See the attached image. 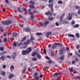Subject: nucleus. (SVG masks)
Masks as SVG:
<instances>
[{
    "instance_id": "a211bd4d",
    "label": "nucleus",
    "mask_w": 80,
    "mask_h": 80,
    "mask_svg": "<svg viewBox=\"0 0 80 80\" xmlns=\"http://www.w3.org/2000/svg\"><path fill=\"white\" fill-rule=\"evenodd\" d=\"M13 77V74H11L9 75L8 76L9 79H11Z\"/></svg>"
},
{
    "instance_id": "1a4fd4ad",
    "label": "nucleus",
    "mask_w": 80,
    "mask_h": 80,
    "mask_svg": "<svg viewBox=\"0 0 80 80\" xmlns=\"http://www.w3.org/2000/svg\"><path fill=\"white\" fill-rule=\"evenodd\" d=\"M70 13H69L68 17H67L69 20H72V15H70Z\"/></svg>"
},
{
    "instance_id": "a18cd8bd",
    "label": "nucleus",
    "mask_w": 80,
    "mask_h": 80,
    "mask_svg": "<svg viewBox=\"0 0 80 80\" xmlns=\"http://www.w3.org/2000/svg\"><path fill=\"white\" fill-rule=\"evenodd\" d=\"M43 52L44 54H46V53H47V51H46V49H44L43 51Z\"/></svg>"
},
{
    "instance_id": "bf43d9fd",
    "label": "nucleus",
    "mask_w": 80,
    "mask_h": 80,
    "mask_svg": "<svg viewBox=\"0 0 80 80\" xmlns=\"http://www.w3.org/2000/svg\"><path fill=\"white\" fill-rule=\"evenodd\" d=\"M2 68H6V66L5 65H4L2 66Z\"/></svg>"
},
{
    "instance_id": "79ce46f5",
    "label": "nucleus",
    "mask_w": 80,
    "mask_h": 80,
    "mask_svg": "<svg viewBox=\"0 0 80 80\" xmlns=\"http://www.w3.org/2000/svg\"><path fill=\"white\" fill-rule=\"evenodd\" d=\"M54 52H52V51H51V56H53L54 55Z\"/></svg>"
},
{
    "instance_id": "423d86ee",
    "label": "nucleus",
    "mask_w": 80,
    "mask_h": 80,
    "mask_svg": "<svg viewBox=\"0 0 80 80\" xmlns=\"http://www.w3.org/2000/svg\"><path fill=\"white\" fill-rule=\"evenodd\" d=\"M52 35V32H47L46 34L47 38H49V35Z\"/></svg>"
},
{
    "instance_id": "72a5a7b5",
    "label": "nucleus",
    "mask_w": 80,
    "mask_h": 80,
    "mask_svg": "<svg viewBox=\"0 0 80 80\" xmlns=\"http://www.w3.org/2000/svg\"><path fill=\"white\" fill-rule=\"evenodd\" d=\"M37 52H34L33 53H32V56H33V57H34L35 55H37Z\"/></svg>"
},
{
    "instance_id": "5fc2aeb1",
    "label": "nucleus",
    "mask_w": 80,
    "mask_h": 80,
    "mask_svg": "<svg viewBox=\"0 0 80 80\" xmlns=\"http://www.w3.org/2000/svg\"><path fill=\"white\" fill-rule=\"evenodd\" d=\"M75 61H76V62H78V59L77 58H75Z\"/></svg>"
},
{
    "instance_id": "393cba45",
    "label": "nucleus",
    "mask_w": 80,
    "mask_h": 80,
    "mask_svg": "<svg viewBox=\"0 0 80 80\" xmlns=\"http://www.w3.org/2000/svg\"><path fill=\"white\" fill-rule=\"evenodd\" d=\"M77 27H79V25L75 24L73 26V28H77Z\"/></svg>"
},
{
    "instance_id": "4be33fe9",
    "label": "nucleus",
    "mask_w": 80,
    "mask_h": 80,
    "mask_svg": "<svg viewBox=\"0 0 80 80\" xmlns=\"http://www.w3.org/2000/svg\"><path fill=\"white\" fill-rule=\"evenodd\" d=\"M27 70V68L26 67H25L24 68L23 70H22V72L23 73H25V72H26V70Z\"/></svg>"
},
{
    "instance_id": "6e6552de",
    "label": "nucleus",
    "mask_w": 80,
    "mask_h": 80,
    "mask_svg": "<svg viewBox=\"0 0 80 80\" xmlns=\"http://www.w3.org/2000/svg\"><path fill=\"white\" fill-rule=\"evenodd\" d=\"M48 24H49V22L45 21L44 23H43V26L45 27H46Z\"/></svg>"
},
{
    "instance_id": "de8ad7c7",
    "label": "nucleus",
    "mask_w": 80,
    "mask_h": 80,
    "mask_svg": "<svg viewBox=\"0 0 80 80\" xmlns=\"http://www.w3.org/2000/svg\"><path fill=\"white\" fill-rule=\"evenodd\" d=\"M54 1V0H49L48 1V2L49 3H52V2H53Z\"/></svg>"
},
{
    "instance_id": "cd10ccee",
    "label": "nucleus",
    "mask_w": 80,
    "mask_h": 80,
    "mask_svg": "<svg viewBox=\"0 0 80 80\" xmlns=\"http://www.w3.org/2000/svg\"><path fill=\"white\" fill-rule=\"evenodd\" d=\"M3 41L4 42V43H7L8 41L7 39V38H4L3 40Z\"/></svg>"
},
{
    "instance_id": "c756f323",
    "label": "nucleus",
    "mask_w": 80,
    "mask_h": 80,
    "mask_svg": "<svg viewBox=\"0 0 80 80\" xmlns=\"http://www.w3.org/2000/svg\"><path fill=\"white\" fill-rule=\"evenodd\" d=\"M32 60L33 61H37V58L33 57L32 58Z\"/></svg>"
},
{
    "instance_id": "39448f33",
    "label": "nucleus",
    "mask_w": 80,
    "mask_h": 80,
    "mask_svg": "<svg viewBox=\"0 0 80 80\" xmlns=\"http://www.w3.org/2000/svg\"><path fill=\"white\" fill-rule=\"evenodd\" d=\"M65 51V47H63V48H61L60 50V54L63 55V51Z\"/></svg>"
},
{
    "instance_id": "69168bd1",
    "label": "nucleus",
    "mask_w": 80,
    "mask_h": 80,
    "mask_svg": "<svg viewBox=\"0 0 80 80\" xmlns=\"http://www.w3.org/2000/svg\"><path fill=\"white\" fill-rule=\"evenodd\" d=\"M66 50H69V48H68V47H67L66 48Z\"/></svg>"
},
{
    "instance_id": "6ab92c4d",
    "label": "nucleus",
    "mask_w": 80,
    "mask_h": 80,
    "mask_svg": "<svg viewBox=\"0 0 80 80\" xmlns=\"http://www.w3.org/2000/svg\"><path fill=\"white\" fill-rule=\"evenodd\" d=\"M57 45L52 44V49H55V48H57Z\"/></svg>"
},
{
    "instance_id": "f03ea898",
    "label": "nucleus",
    "mask_w": 80,
    "mask_h": 80,
    "mask_svg": "<svg viewBox=\"0 0 80 80\" xmlns=\"http://www.w3.org/2000/svg\"><path fill=\"white\" fill-rule=\"evenodd\" d=\"M32 51V48L30 47H28L26 50H24L22 51V55H25L27 54H29Z\"/></svg>"
},
{
    "instance_id": "864d4df0",
    "label": "nucleus",
    "mask_w": 80,
    "mask_h": 80,
    "mask_svg": "<svg viewBox=\"0 0 80 80\" xmlns=\"http://www.w3.org/2000/svg\"><path fill=\"white\" fill-rule=\"evenodd\" d=\"M13 46L14 47H16L17 46V44L16 43V42H14L13 44Z\"/></svg>"
},
{
    "instance_id": "4468645a",
    "label": "nucleus",
    "mask_w": 80,
    "mask_h": 80,
    "mask_svg": "<svg viewBox=\"0 0 80 80\" xmlns=\"http://www.w3.org/2000/svg\"><path fill=\"white\" fill-rule=\"evenodd\" d=\"M12 35L13 37H17V33L16 32H13L12 34Z\"/></svg>"
},
{
    "instance_id": "f257e3e1",
    "label": "nucleus",
    "mask_w": 80,
    "mask_h": 80,
    "mask_svg": "<svg viewBox=\"0 0 80 80\" xmlns=\"http://www.w3.org/2000/svg\"><path fill=\"white\" fill-rule=\"evenodd\" d=\"M35 39V38L32 36H31V39L28 40L26 42H24L23 44H22V48H27L28 47V45H29L30 43H31L30 42L32 41Z\"/></svg>"
},
{
    "instance_id": "e2e57ef3",
    "label": "nucleus",
    "mask_w": 80,
    "mask_h": 80,
    "mask_svg": "<svg viewBox=\"0 0 80 80\" xmlns=\"http://www.w3.org/2000/svg\"><path fill=\"white\" fill-rule=\"evenodd\" d=\"M80 48V46L78 45H77V49H78Z\"/></svg>"
},
{
    "instance_id": "c9c22d12",
    "label": "nucleus",
    "mask_w": 80,
    "mask_h": 80,
    "mask_svg": "<svg viewBox=\"0 0 80 80\" xmlns=\"http://www.w3.org/2000/svg\"><path fill=\"white\" fill-rule=\"evenodd\" d=\"M75 23V21L73 20H72L71 22V24L72 25H74Z\"/></svg>"
},
{
    "instance_id": "3c124183",
    "label": "nucleus",
    "mask_w": 80,
    "mask_h": 80,
    "mask_svg": "<svg viewBox=\"0 0 80 80\" xmlns=\"http://www.w3.org/2000/svg\"><path fill=\"white\" fill-rule=\"evenodd\" d=\"M19 25L20 27H23V25L21 24H19Z\"/></svg>"
},
{
    "instance_id": "9b49d317",
    "label": "nucleus",
    "mask_w": 80,
    "mask_h": 80,
    "mask_svg": "<svg viewBox=\"0 0 80 80\" xmlns=\"http://www.w3.org/2000/svg\"><path fill=\"white\" fill-rule=\"evenodd\" d=\"M45 15H50V16H51L52 15V14L50 12L48 11L45 13Z\"/></svg>"
},
{
    "instance_id": "412c9836",
    "label": "nucleus",
    "mask_w": 80,
    "mask_h": 80,
    "mask_svg": "<svg viewBox=\"0 0 80 80\" xmlns=\"http://www.w3.org/2000/svg\"><path fill=\"white\" fill-rule=\"evenodd\" d=\"M68 37H72V38H74L75 36L73 34H69L68 35Z\"/></svg>"
},
{
    "instance_id": "09e8293b",
    "label": "nucleus",
    "mask_w": 80,
    "mask_h": 80,
    "mask_svg": "<svg viewBox=\"0 0 80 80\" xmlns=\"http://www.w3.org/2000/svg\"><path fill=\"white\" fill-rule=\"evenodd\" d=\"M48 62L50 64H51L52 63V60H49L48 61Z\"/></svg>"
},
{
    "instance_id": "0eeeda50",
    "label": "nucleus",
    "mask_w": 80,
    "mask_h": 80,
    "mask_svg": "<svg viewBox=\"0 0 80 80\" xmlns=\"http://www.w3.org/2000/svg\"><path fill=\"white\" fill-rule=\"evenodd\" d=\"M60 75V73L59 72H56L53 74V77H58V76H59Z\"/></svg>"
},
{
    "instance_id": "6e6d98bb",
    "label": "nucleus",
    "mask_w": 80,
    "mask_h": 80,
    "mask_svg": "<svg viewBox=\"0 0 80 80\" xmlns=\"http://www.w3.org/2000/svg\"><path fill=\"white\" fill-rule=\"evenodd\" d=\"M46 58V59H47V60H50V58H49L48 56H47Z\"/></svg>"
},
{
    "instance_id": "052dcab7",
    "label": "nucleus",
    "mask_w": 80,
    "mask_h": 80,
    "mask_svg": "<svg viewBox=\"0 0 80 80\" xmlns=\"http://www.w3.org/2000/svg\"><path fill=\"white\" fill-rule=\"evenodd\" d=\"M5 53H6V52H5V51H3L2 54V55H3V54H5Z\"/></svg>"
},
{
    "instance_id": "2f4dec72",
    "label": "nucleus",
    "mask_w": 80,
    "mask_h": 80,
    "mask_svg": "<svg viewBox=\"0 0 80 80\" xmlns=\"http://www.w3.org/2000/svg\"><path fill=\"white\" fill-rule=\"evenodd\" d=\"M1 74L2 76H5V71H2Z\"/></svg>"
},
{
    "instance_id": "dca6fc26",
    "label": "nucleus",
    "mask_w": 80,
    "mask_h": 80,
    "mask_svg": "<svg viewBox=\"0 0 80 80\" xmlns=\"http://www.w3.org/2000/svg\"><path fill=\"white\" fill-rule=\"evenodd\" d=\"M37 56V57L38 58H39V59H40L41 58V55L39 54V53L38 52H37V54H36Z\"/></svg>"
},
{
    "instance_id": "bb28decb",
    "label": "nucleus",
    "mask_w": 80,
    "mask_h": 80,
    "mask_svg": "<svg viewBox=\"0 0 80 80\" xmlns=\"http://www.w3.org/2000/svg\"><path fill=\"white\" fill-rule=\"evenodd\" d=\"M75 35L77 38H80V35L78 33H76Z\"/></svg>"
},
{
    "instance_id": "aec40b11",
    "label": "nucleus",
    "mask_w": 80,
    "mask_h": 80,
    "mask_svg": "<svg viewBox=\"0 0 80 80\" xmlns=\"http://www.w3.org/2000/svg\"><path fill=\"white\" fill-rule=\"evenodd\" d=\"M64 58H65V56H62L59 58V60H61L63 61V60H63V59H64Z\"/></svg>"
},
{
    "instance_id": "4d7b16f0",
    "label": "nucleus",
    "mask_w": 80,
    "mask_h": 80,
    "mask_svg": "<svg viewBox=\"0 0 80 80\" xmlns=\"http://www.w3.org/2000/svg\"><path fill=\"white\" fill-rule=\"evenodd\" d=\"M5 2L7 3H9V1H8V0H5Z\"/></svg>"
},
{
    "instance_id": "603ef678",
    "label": "nucleus",
    "mask_w": 80,
    "mask_h": 80,
    "mask_svg": "<svg viewBox=\"0 0 80 80\" xmlns=\"http://www.w3.org/2000/svg\"><path fill=\"white\" fill-rule=\"evenodd\" d=\"M22 10H23L24 12H26V10H27V9L25 8L24 7H23Z\"/></svg>"
},
{
    "instance_id": "37998d69",
    "label": "nucleus",
    "mask_w": 80,
    "mask_h": 80,
    "mask_svg": "<svg viewBox=\"0 0 80 80\" xmlns=\"http://www.w3.org/2000/svg\"><path fill=\"white\" fill-rule=\"evenodd\" d=\"M0 58H1V59H2V60H5V57H4L3 56H1L0 57Z\"/></svg>"
},
{
    "instance_id": "13d9d810",
    "label": "nucleus",
    "mask_w": 80,
    "mask_h": 80,
    "mask_svg": "<svg viewBox=\"0 0 80 80\" xmlns=\"http://www.w3.org/2000/svg\"><path fill=\"white\" fill-rule=\"evenodd\" d=\"M37 75H38L37 73L36 72L34 74V77H36V76H37Z\"/></svg>"
},
{
    "instance_id": "a19ab883",
    "label": "nucleus",
    "mask_w": 80,
    "mask_h": 80,
    "mask_svg": "<svg viewBox=\"0 0 80 80\" xmlns=\"http://www.w3.org/2000/svg\"><path fill=\"white\" fill-rule=\"evenodd\" d=\"M32 12L33 13H38V12L35 10H33L32 11Z\"/></svg>"
},
{
    "instance_id": "2eb2a0df",
    "label": "nucleus",
    "mask_w": 80,
    "mask_h": 80,
    "mask_svg": "<svg viewBox=\"0 0 80 80\" xmlns=\"http://www.w3.org/2000/svg\"><path fill=\"white\" fill-rule=\"evenodd\" d=\"M14 69V66L12 65L10 66V70L11 72H13Z\"/></svg>"
},
{
    "instance_id": "f8f14e48",
    "label": "nucleus",
    "mask_w": 80,
    "mask_h": 80,
    "mask_svg": "<svg viewBox=\"0 0 80 80\" xmlns=\"http://www.w3.org/2000/svg\"><path fill=\"white\" fill-rule=\"evenodd\" d=\"M28 13L29 14V15H32V11L31 9V8H29V9H28Z\"/></svg>"
},
{
    "instance_id": "7ed1b4c3",
    "label": "nucleus",
    "mask_w": 80,
    "mask_h": 80,
    "mask_svg": "<svg viewBox=\"0 0 80 80\" xmlns=\"http://www.w3.org/2000/svg\"><path fill=\"white\" fill-rule=\"evenodd\" d=\"M1 23H2L3 25H10L12 23V21L10 20L3 21H2Z\"/></svg>"
},
{
    "instance_id": "0e129e2a",
    "label": "nucleus",
    "mask_w": 80,
    "mask_h": 80,
    "mask_svg": "<svg viewBox=\"0 0 80 80\" xmlns=\"http://www.w3.org/2000/svg\"><path fill=\"white\" fill-rule=\"evenodd\" d=\"M18 12H22V11L20 10V9H18Z\"/></svg>"
},
{
    "instance_id": "c85d7f7f",
    "label": "nucleus",
    "mask_w": 80,
    "mask_h": 80,
    "mask_svg": "<svg viewBox=\"0 0 80 80\" xmlns=\"http://www.w3.org/2000/svg\"><path fill=\"white\" fill-rule=\"evenodd\" d=\"M48 19L49 20H53V17L51 18V17L49 16L48 18Z\"/></svg>"
},
{
    "instance_id": "ea45409f",
    "label": "nucleus",
    "mask_w": 80,
    "mask_h": 80,
    "mask_svg": "<svg viewBox=\"0 0 80 80\" xmlns=\"http://www.w3.org/2000/svg\"><path fill=\"white\" fill-rule=\"evenodd\" d=\"M73 68H69V70H70V72H73Z\"/></svg>"
},
{
    "instance_id": "b1692460",
    "label": "nucleus",
    "mask_w": 80,
    "mask_h": 80,
    "mask_svg": "<svg viewBox=\"0 0 80 80\" xmlns=\"http://www.w3.org/2000/svg\"><path fill=\"white\" fill-rule=\"evenodd\" d=\"M74 79H78V80H80V77L76 76V77H74Z\"/></svg>"
},
{
    "instance_id": "ddd939ff",
    "label": "nucleus",
    "mask_w": 80,
    "mask_h": 80,
    "mask_svg": "<svg viewBox=\"0 0 80 80\" xmlns=\"http://www.w3.org/2000/svg\"><path fill=\"white\" fill-rule=\"evenodd\" d=\"M54 45H58V46H60V47H62V44L59 43H54Z\"/></svg>"
},
{
    "instance_id": "f704fd0d",
    "label": "nucleus",
    "mask_w": 80,
    "mask_h": 80,
    "mask_svg": "<svg viewBox=\"0 0 80 80\" xmlns=\"http://www.w3.org/2000/svg\"><path fill=\"white\" fill-rule=\"evenodd\" d=\"M0 50H1V51H3V50H4V48L2 47H1L0 48Z\"/></svg>"
},
{
    "instance_id": "49530a36",
    "label": "nucleus",
    "mask_w": 80,
    "mask_h": 80,
    "mask_svg": "<svg viewBox=\"0 0 80 80\" xmlns=\"http://www.w3.org/2000/svg\"><path fill=\"white\" fill-rule=\"evenodd\" d=\"M58 4H61L62 3V1H60V0L58 2Z\"/></svg>"
},
{
    "instance_id": "9d476101",
    "label": "nucleus",
    "mask_w": 80,
    "mask_h": 80,
    "mask_svg": "<svg viewBox=\"0 0 80 80\" xmlns=\"http://www.w3.org/2000/svg\"><path fill=\"white\" fill-rule=\"evenodd\" d=\"M23 30L27 32H29L30 31V29L28 28H24Z\"/></svg>"
},
{
    "instance_id": "c03bdc74",
    "label": "nucleus",
    "mask_w": 80,
    "mask_h": 80,
    "mask_svg": "<svg viewBox=\"0 0 80 80\" xmlns=\"http://www.w3.org/2000/svg\"><path fill=\"white\" fill-rule=\"evenodd\" d=\"M44 68L45 69H49V68H50V67L48 66H46L44 67Z\"/></svg>"
},
{
    "instance_id": "20e7f679",
    "label": "nucleus",
    "mask_w": 80,
    "mask_h": 80,
    "mask_svg": "<svg viewBox=\"0 0 80 80\" xmlns=\"http://www.w3.org/2000/svg\"><path fill=\"white\" fill-rule=\"evenodd\" d=\"M26 38H27L25 37H24V38H22V40H21V42L19 43H17V46L18 47H20V45H21L22 44V42H23L24 40H26Z\"/></svg>"
},
{
    "instance_id": "f3484780",
    "label": "nucleus",
    "mask_w": 80,
    "mask_h": 80,
    "mask_svg": "<svg viewBox=\"0 0 80 80\" xmlns=\"http://www.w3.org/2000/svg\"><path fill=\"white\" fill-rule=\"evenodd\" d=\"M16 55L17 53H14V55H12V59H15Z\"/></svg>"
},
{
    "instance_id": "473e14b6",
    "label": "nucleus",
    "mask_w": 80,
    "mask_h": 80,
    "mask_svg": "<svg viewBox=\"0 0 80 80\" xmlns=\"http://www.w3.org/2000/svg\"><path fill=\"white\" fill-rule=\"evenodd\" d=\"M36 34L37 35H38V36H40L42 35V33H41L37 32L36 33Z\"/></svg>"
},
{
    "instance_id": "a878e982",
    "label": "nucleus",
    "mask_w": 80,
    "mask_h": 80,
    "mask_svg": "<svg viewBox=\"0 0 80 80\" xmlns=\"http://www.w3.org/2000/svg\"><path fill=\"white\" fill-rule=\"evenodd\" d=\"M49 7L50 8H53V3H51L50 4L48 5Z\"/></svg>"
},
{
    "instance_id": "5701e85b",
    "label": "nucleus",
    "mask_w": 80,
    "mask_h": 80,
    "mask_svg": "<svg viewBox=\"0 0 80 80\" xmlns=\"http://www.w3.org/2000/svg\"><path fill=\"white\" fill-rule=\"evenodd\" d=\"M29 3L31 5H34V4H35V2H34L33 1H30L29 2Z\"/></svg>"
},
{
    "instance_id": "e433bc0d",
    "label": "nucleus",
    "mask_w": 80,
    "mask_h": 80,
    "mask_svg": "<svg viewBox=\"0 0 80 80\" xmlns=\"http://www.w3.org/2000/svg\"><path fill=\"white\" fill-rule=\"evenodd\" d=\"M35 78L36 80H38L40 79V78H39V77H38V76H36Z\"/></svg>"
},
{
    "instance_id": "338daca9",
    "label": "nucleus",
    "mask_w": 80,
    "mask_h": 80,
    "mask_svg": "<svg viewBox=\"0 0 80 80\" xmlns=\"http://www.w3.org/2000/svg\"><path fill=\"white\" fill-rule=\"evenodd\" d=\"M29 72H32V69H29L28 70Z\"/></svg>"
},
{
    "instance_id": "8fccbe9b",
    "label": "nucleus",
    "mask_w": 80,
    "mask_h": 80,
    "mask_svg": "<svg viewBox=\"0 0 80 80\" xmlns=\"http://www.w3.org/2000/svg\"><path fill=\"white\" fill-rule=\"evenodd\" d=\"M39 24L40 25H41V26H43V23L42 22H40Z\"/></svg>"
},
{
    "instance_id": "58836bf2",
    "label": "nucleus",
    "mask_w": 80,
    "mask_h": 80,
    "mask_svg": "<svg viewBox=\"0 0 80 80\" xmlns=\"http://www.w3.org/2000/svg\"><path fill=\"white\" fill-rule=\"evenodd\" d=\"M29 7L30 8H35V6L33 5H29Z\"/></svg>"
},
{
    "instance_id": "4c0bfd02",
    "label": "nucleus",
    "mask_w": 80,
    "mask_h": 80,
    "mask_svg": "<svg viewBox=\"0 0 80 80\" xmlns=\"http://www.w3.org/2000/svg\"><path fill=\"white\" fill-rule=\"evenodd\" d=\"M60 21L61 22H62L63 19H62V16H61L60 17Z\"/></svg>"
},
{
    "instance_id": "774afa93",
    "label": "nucleus",
    "mask_w": 80,
    "mask_h": 80,
    "mask_svg": "<svg viewBox=\"0 0 80 80\" xmlns=\"http://www.w3.org/2000/svg\"><path fill=\"white\" fill-rule=\"evenodd\" d=\"M11 40H12V41H13V40H14V38H11Z\"/></svg>"
},
{
    "instance_id": "680f3d73",
    "label": "nucleus",
    "mask_w": 80,
    "mask_h": 80,
    "mask_svg": "<svg viewBox=\"0 0 80 80\" xmlns=\"http://www.w3.org/2000/svg\"><path fill=\"white\" fill-rule=\"evenodd\" d=\"M78 15H80V9H79V10H78Z\"/></svg>"
},
{
    "instance_id": "7c9ffc66",
    "label": "nucleus",
    "mask_w": 80,
    "mask_h": 80,
    "mask_svg": "<svg viewBox=\"0 0 80 80\" xmlns=\"http://www.w3.org/2000/svg\"><path fill=\"white\" fill-rule=\"evenodd\" d=\"M74 8L76 9H80V7L78 6H75L74 7Z\"/></svg>"
}]
</instances>
